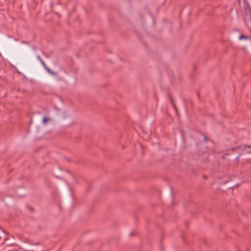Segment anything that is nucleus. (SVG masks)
<instances>
[{
    "mask_svg": "<svg viewBox=\"0 0 251 251\" xmlns=\"http://www.w3.org/2000/svg\"><path fill=\"white\" fill-rule=\"evenodd\" d=\"M44 68L46 69L48 67L46 65V63L44 62V61L42 59L41 61H40Z\"/></svg>",
    "mask_w": 251,
    "mask_h": 251,
    "instance_id": "obj_4",
    "label": "nucleus"
},
{
    "mask_svg": "<svg viewBox=\"0 0 251 251\" xmlns=\"http://www.w3.org/2000/svg\"><path fill=\"white\" fill-rule=\"evenodd\" d=\"M44 68L46 69L48 67L46 65V63L44 62V61L42 59L41 61H40Z\"/></svg>",
    "mask_w": 251,
    "mask_h": 251,
    "instance_id": "obj_5",
    "label": "nucleus"
},
{
    "mask_svg": "<svg viewBox=\"0 0 251 251\" xmlns=\"http://www.w3.org/2000/svg\"><path fill=\"white\" fill-rule=\"evenodd\" d=\"M247 38H248V37L245 36V35H241L239 37V40H242L243 39H247Z\"/></svg>",
    "mask_w": 251,
    "mask_h": 251,
    "instance_id": "obj_6",
    "label": "nucleus"
},
{
    "mask_svg": "<svg viewBox=\"0 0 251 251\" xmlns=\"http://www.w3.org/2000/svg\"><path fill=\"white\" fill-rule=\"evenodd\" d=\"M251 148V146L246 145L244 146L243 150L246 151L248 153L251 154V150H248Z\"/></svg>",
    "mask_w": 251,
    "mask_h": 251,
    "instance_id": "obj_1",
    "label": "nucleus"
},
{
    "mask_svg": "<svg viewBox=\"0 0 251 251\" xmlns=\"http://www.w3.org/2000/svg\"><path fill=\"white\" fill-rule=\"evenodd\" d=\"M49 121V119L46 117H44L42 120V123L44 125L46 124V123Z\"/></svg>",
    "mask_w": 251,
    "mask_h": 251,
    "instance_id": "obj_3",
    "label": "nucleus"
},
{
    "mask_svg": "<svg viewBox=\"0 0 251 251\" xmlns=\"http://www.w3.org/2000/svg\"><path fill=\"white\" fill-rule=\"evenodd\" d=\"M15 244L11 243V244H10L9 245H8V246H15Z\"/></svg>",
    "mask_w": 251,
    "mask_h": 251,
    "instance_id": "obj_10",
    "label": "nucleus"
},
{
    "mask_svg": "<svg viewBox=\"0 0 251 251\" xmlns=\"http://www.w3.org/2000/svg\"><path fill=\"white\" fill-rule=\"evenodd\" d=\"M7 240V238L4 239V241H6V240Z\"/></svg>",
    "mask_w": 251,
    "mask_h": 251,
    "instance_id": "obj_11",
    "label": "nucleus"
},
{
    "mask_svg": "<svg viewBox=\"0 0 251 251\" xmlns=\"http://www.w3.org/2000/svg\"><path fill=\"white\" fill-rule=\"evenodd\" d=\"M27 208H28L31 211H33V209L32 207H31V206H27Z\"/></svg>",
    "mask_w": 251,
    "mask_h": 251,
    "instance_id": "obj_8",
    "label": "nucleus"
},
{
    "mask_svg": "<svg viewBox=\"0 0 251 251\" xmlns=\"http://www.w3.org/2000/svg\"><path fill=\"white\" fill-rule=\"evenodd\" d=\"M134 234V232H131L129 233V236H133Z\"/></svg>",
    "mask_w": 251,
    "mask_h": 251,
    "instance_id": "obj_9",
    "label": "nucleus"
},
{
    "mask_svg": "<svg viewBox=\"0 0 251 251\" xmlns=\"http://www.w3.org/2000/svg\"><path fill=\"white\" fill-rule=\"evenodd\" d=\"M37 58L38 59V60L39 61H41V60H42V58H41V57L39 55H37Z\"/></svg>",
    "mask_w": 251,
    "mask_h": 251,
    "instance_id": "obj_7",
    "label": "nucleus"
},
{
    "mask_svg": "<svg viewBox=\"0 0 251 251\" xmlns=\"http://www.w3.org/2000/svg\"><path fill=\"white\" fill-rule=\"evenodd\" d=\"M46 70L50 75H55L56 74L55 72H52L49 67L46 69Z\"/></svg>",
    "mask_w": 251,
    "mask_h": 251,
    "instance_id": "obj_2",
    "label": "nucleus"
}]
</instances>
